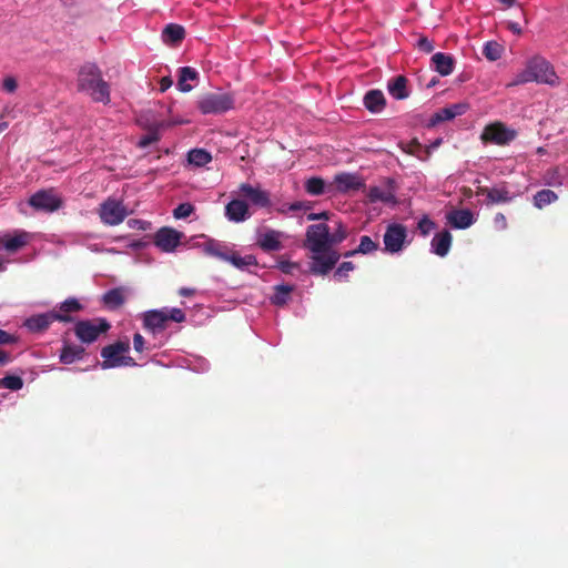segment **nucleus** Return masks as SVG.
<instances>
[{"instance_id": "f257e3e1", "label": "nucleus", "mask_w": 568, "mask_h": 568, "mask_svg": "<svg viewBox=\"0 0 568 568\" xmlns=\"http://www.w3.org/2000/svg\"><path fill=\"white\" fill-rule=\"evenodd\" d=\"M332 223L333 226L316 223L306 229L304 246L313 253L310 271L314 275H326L341 258L333 247L346 240L348 231L341 220Z\"/></svg>"}, {"instance_id": "f03ea898", "label": "nucleus", "mask_w": 568, "mask_h": 568, "mask_svg": "<svg viewBox=\"0 0 568 568\" xmlns=\"http://www.w3.org/2000/svg\"><path fill=\"white\" fill-rule=\"evenodd\" d=\"M78 91L91 97L94 102H110V85L103 79L101 69L93 62H85L78 71Z\"/></svg>"}, {"instance_id": "7ed1b4c3", "label": "nucleus", "mask_w": 568, "mask_h": 568, "mask_svg": "<svg viewBox=\"0 0 568 568\" xmlns=\"http://www.w3.org/2000/svg\"><path fill=\"white\" fill-rule=\"evenodd\" d=\"M528 82L545 83L551 87L559 83L552 65L542 57L536 55L531 58L526 68L516 74L510 85H519Z\"/></svg>"}, {"instance_id": "20e7f679", "label": "nucleus", "mask_w": 568, "mask_h": 568, "mask_svg": "<svg viewBox=\"0 0 568 568\" xmlns=\"http://www.w3.org/2000/svg\"><path fill=\"white\" fill-rule=\"evenodd\" d=\"M130 349L129 339L116 341L113 344H109L101 349V357L103 362L100 364L103 369L120 367V366H135V359L128 356L126 353Z\"/></svg>"}, {"instance_id": "39448f33", "label": "nucleus", "mask_w": 568, "mask_h": 568, "mask_svg": "<svg viewBox=\"0 0 568 568\" xmlns=\"http://www.w3.org/2000/svg\"><path fill=\"white\" fill-rule=\"evenodd\" d=\"M169 321L182 323L185 321V314L181 308L175 307L151 310L143 313V326L153 334L164 331Z\"/></svg>"}, {"instance_id": "423d86ee", "label": "nucleus", "mask_w": 568, "mask_h": 568, "mask_svg": "<svg viewBox=\"0 0 568 568\" xmlns=\"http://www.w3.org/2000/svg\"><path fill=\"white\" fill-rule=\"evenodd\" d=\"M234 95L229 92H209L197 101V108L203 114L224 113L234 108Z\"/></svg>"}, {"instance_id": "0eeeda50", "label": "nucleus", "mask_w": 568, "mask_h": 568, "mask_svg": "<svg viewBox=\"0 0 568 568\" xmlns=\"http://www.w3.org/2000/svg\"><path fill=\"white\" fill-rule=\"evenodd\" d=\"M128 214L129 213L124 204L114 197H108L99 205L98 209V215L101 222L109 226L121 224Z\"/></svg>"}, {"instance_id": "6e6552de", "label": "nucleus", "mask_w": 568, "mask_h": 568, "mask_svg": "<svg viewBox=\"0 0 568 568\" xmlns=\"http://www.w3.org/2000/svg\"><path fill=\"white\" fill-rule=\"evenodd\" d=\"M110 329V324L104 318L94 321H79L74 326V334L82 343H93L98 339L100 334L106 333Z\"/></svg>"}, {"instance_id": "1a4fd4ad", "label": "nucleus", "mask_w": 568, "mask_h": 568, "mask_svg": "<svg viewBox=\"0 0 568 568\" xmlns=\"http://www.w3.org/2000/svg\"><path fill=\"white\" fill-rule=\"evenodd\" d=\"M517 136L515 130L508 129L501 122H495L485 126L480 139L484 143H491L497 145L509 144Z\"/></svg>"}, {"instance_id": "9d476101", "label": "nucleus", "mask_w": 568, "mask_h": 568, "mask_svg": "<svg viewBox=\"0 0 568 568\" xmlns=\"http://www.w3.org/2000/svg\"><path fill=\"white\" fill-rule=\"evenodd\" d=\"M71 322L72 317L70 315H62V313L58 312H48L42 314H37L30 316L24 321V326L31 333H42L47 331L53 322Z\"/></svg>"}, {"instance_id": "9b49d317", "label": "nucleus", "mask_w": 568, "mask_h": 568, "mask_svg": "<svg viewBox=\"0 0 568 568\" xmlns=\"http://www.w3.org/2000/svg\"><path fill=\"white\" fill-rule=\"evenodd\" d=\"M32 234L24 230H13L2 234V251L13 254L30 244Z\"/></svg>"}, {"instance_id": "f8f14e48", "label": "nucleus", "mask_w": 568, "mask_h": 568, "mask_svg": "<svg viewBox=\"0 0 568 568\" xmlns=\"http://www.w3.org/2000/svg\"><path fill=\"white\" fill-rule=\"evenodd\" d=\"M29 204L38 211L54 212L61 207L62 201L52 190H41L29 199Z\"/></svg>"}, {"instance_id": "ddd939ff", "label": "nucleus", "mask_w": 568, "mask_h": 568, "mask_svg": "<svg viewBox=\"0 0 568 568\" xmlns=\"http://www.w3.org/2000/svg\"><path fill=\"white\" fill-rule=\"evenodd\" d=\"M406 236L407 230L404 225L398 223L389 224L384 234L385 251L389 253L399 252L403 248Z\"/></svg>"}, {"instance_id": "4468645a", "label": "nucleus", "mask_w": 568, "mask_h": 568, "mask_svg": "<svg viewBox=\"0 0 568 568\" xmlns=\"http://www.w3.org/2000/svg\"><path fill=\"white\" fill-rule=\"evenodd\" d=\"M183 233L172 227H161L154 235V244L163 252H173L180 244Z\"/></svg>"}, {"instance_id": "2eb2a0df", "label": "nucleus", "mask_w": 568, "mask_h": 568, "mask_svg": "<svg viewBox=\"0 0 568 568\" xmlns=\"http://www.w3.org/2000/svg\"><path fill=\"white\" fill-rule=\"evenodd\" d=\"M240 192L256 206L267 207L271 205L268 192L263 191L260 187H254L251 184L242 183L240 185Z\"/></svg>"}, {"instance_id": "dca6fc26", "label": "nucleus", "mask_w": 568, "mask_h": 568, "mask_svg": "<svg viewBox=\"0 0 568 568\" xmlns=\"http://www.w3.org/2000/svg\"><path fill=\"white\" fill-rule=\"evenodd\" d=\"M478 194L487 197V204H499L508 203L513 200L509 190L505 186L501 187H487L483 186L478 189Z\"/></svg>"}, {"instance_id": "f3484780", "label": "nucleus", "mask_w": 568, "mask_h": 568, "mask_svg": "<svg viewBox=\"0 0 568 568\" xmlns=\"http://www.w3.org/2000/svg\"><path fill=\"white\" fill-rule=\"evenodd\" d=\"M204 254L227 262L233 250L226 244L210 239L202 244Z\"/></svg>"}, {"instance_id": "a211bd4d", "label": "nucleus", "mask_w": 568, "mask_h": 568, "mask_svg": "<svg viewBox=\"0 0 568 568\" xmlns=\"http://www.w3.org/2000/svg\"><path fill=\"white\" fill-rule=\"evenodd\" d=\"M334 183L336 185V190L341 193H346L349 191H357L364 186V183L361 179L351 173H339L335 175Z\"/></svg>"}, {"instance_id": "6ab92c4d", "label": "nucleus", "mask_w": 568, "mask_h": 568, "mask_svg": "<svg viewBox=\"0 0 568 568\" xmlns=\"http://www.w3.org/2000/svg\"><path fill=\"white\" fill-rule=\"evenodd\" d=\"M281 237V232L268 230L258 235L256 243L264 252L280 251L282 248Z\"/></svg>"}, {"instance_id": "aec40b11", "label": "nucleus", "mask_w": 568, "mask_h": 568, "mask_svg": "<svg viewBox=\"0 0 568 568\" xmlns=\"http://www.w3.org/2000/svg\"><path fill=\"white\" fill-rule=\"evenodd\" d=\"M363 103L369 112L379 113L386 106V99L381 90L373 89L365 93Z\"/></svg>"}, {"instance_id": "412c9836", "label": "nucleus", "mask_w": 568, "mask_h": 568, "mask_svg": "<svg viewBox=\"0 0 568 568\" xmlns=\"http://www.w3.org/2000/svg\"><path fill=\"white\" fill-rule=\"evenodd\" d=\"M447 221L455 229H467L474 223V215L468 209L453 210L447 214Z\"/></svg>"}, {"instance_id": "4be33fe9", "label": "nucleus", "mask_w": 568, "mask_h": 568, "mask_svg": "<svg viewBox=\"0 0 568 568\" xmlns=\"http://www.w3.org/2000/svg\"><path fill=\"white\" fill-rule=\"evenodd\" d=\"M453 236L449 231L444 230L437 234L432 240V250L438 256H446L450 250Z\"/></svg>"}, {"instance_id": "5701e85b", "label": "nucleus", "mask_w": 568, "mask_h": 568, "mask_svg": "<svg viewBox=\"0 0 568 568\" xmlns=\"http://www.w3.org/2000/svg\"><path fill=\"white\" fill-rule=\"evenodd\" d=\"M225 215L230 221L242 222L248 215V206L242 200H232L225 206Z\"/></svg>"}, {"instance_id": "b1692460", "label": "nucleus", "mask_w": 568, "mask_h": 568, "mask_svg": "<svg viewBox=\"0 0 568 568\" xmlns=\"http://www.w3.org/2000/svg\"><path fill=\"white\" fill-rule=\"evenodd\" d=\"M435 70L443 77L449 75L454 71L455 60L452 55L437 52L432 57Z\"/></svg>"}, {"instance_id": "393cba45", "label": "nucleus", "mask_w": 568, "mask_h": 568, "mask_svg": "<svg viewBox=\"0 0 568 568\" xmlns=\"http://www.w3.org/2000/svg\"><path fill=\"white\" fill-rule=\"evenodd\" d=\"M85 354V349L81 345H72L64 343L60 353V362L63 364H72L81 361Z\"/></svg>"}, {"instance_id": "a878e982", "label": "nucleus", "mask_w": 568, "mask_h": 568, "mask_svg": "<svg viewBox=\"0 0 568 568\" xmlns=\"http://www.w3.org/2000/svg\"><path fill=\"white\" fill-rule=\"evenodd\" d=\"M387 89L389 94L396 100H404L409 95L407 79L404 75H397L392 79L387 84Z\"/></svg>"}, {"instance_id": "bb28decb", "label": "nucleus", "mask_w": 568, "mask_h": 568, "mask_svg": "<svg viewBox=\"0 0 568 568\" xmlns=\"http://www.w3.org/2000/svg\"><path fill=\"white\" fill-rule=\"evenodd\" d=\"M102 301L109 308H119L125 302V290L123 287H114L104 293Z\"/></svg>"}, {"instance_id": "cd10ccee", "label": "nucleus", "mask_w": 568, "mask_h": 568, "mask_svg": "<svg viewBox=\"0 0 568 568\" xmlns=\"http://www.w3.org/2000/svg\"><path fill=\"white\" fill-rule=\"evenodd\" d=\"M185 37V30L182 26L170 23L168 24L163 32H162V39L165 43L175 44L181 42Z\"/></svg>"}, {"instance_id": "c85d7f7f", "label": "nucleus", "mask_w": 568, "mask_h": 568, "mask_svg": "<svg viewBox=\"0 0 568 568\" xmlns=\"http://www.w3.org/2000/svg\"><path fill=\"white\" fill-rule=\"evenodd\" d=\"M197 72L191 67H182L179 70V81L178 88L181 92H190L192 90V85L187 83V81H193L197 79Z\"/></svg>"}, {"instance_id": "c756f323", "label": "nucleus", "mask_w": 568, "mask_h": 568, "mask_svg": "<svg viewBox=\"0 0 568 568\" xmlns=\"http://www.w3.org/2000/svg\"><path fill=\"white\" fill-rule=\"evenodd\" d=\"M304 189L310 195L318 196L326 192V183L320 176H312L305 181Z\"/></svg>"}, {"instance_id": "7c9ffc66", "label": "nucleus", "mask_w": 568, "mask_h": 568, "mask_svg": "<svg viewBox=\"0 0 568 568\" xmlns=\"http://www.w3.org/2000/svg\"><path fill=\"white\" fill-rule=\"evenodd\" d=\"M293 292L292 285H276L274 287V294L271 297L272 304L276 306H283L290 300V295Z\"/></svg>"}, {"instance_id": "2f4dec72", "label": "nucleus", "mask_w": 568, "mask_h": 568, "mask_svg": "<svg viewBox=\"0 0 568 568\" xmlns=\"http://www.w3.org/2000/svg\"><path fill=\"white\" fill-rule=\"evenodd\" d=\"M233 266L239 270H245L250 266H256L257 260L254 255L240 256L236 252L232 251L229 261Z\"/></svg>"}, {"instance_id": "473e14b6", "label": "nucleus", "mask_w": 568, "mask_h": 568, "mask_svg": "<svg viewBox=\"0 0 568 568\" xmlns=\"http://www.w3.org/2000/svg\"><path fill=\"white\" fill-rule=\"evenodd\" d=\"M371 202L381 201L383 203H395L396 199L394 193L390 191H385L378 186H372L367 194Z\"/></svg>"}, {"instance_id": "72a5a7b5", "label": "nucleus", "mask_w": 568, "mask_h": 568, "mask_svg": "<svg viewBox=\"0 0 568 568\" xmlns=\"http://www.w3.org/2000/svg\"><path fill=\"white\" fill-rule=\"evenodd\" d=\"M558 200V195L548 189L540 190L534 196V204L538 209H544L550 203H554Z\"/></svg>"}, {"instance_id": "f704fd0d", "label": "nucleus", "mask_w": 568, "mask_h": 568, "mask_svg": "<svg viewBox=\"0 0 568 568\" xmlns=\"http://www.w3.org/2000/svg\"><path fill=\"white\" fill-rule=\"evenodd\" d=\"M187 160L195 166H204L212 161V156L203 149H194L187 153Z\"/></svg>"}, {"instance_id": "c9c22d12", "label": "nucleus", "mask_w": 568, "mask_h": 568, "mask_svg": "<svg viewBox=\"0 0 568 568\" xmlns=\"http://www.w3.org/2000/svg\"><path fill=\"white\" fill-rule=\"evenodd\" d=\"M504 48L496 41H488L483 48V54L489 61H496L501 57Z\"/></svg>"}, {"instance_id": "e433bc0d", "label": "nucleus", "mask_w": 568, "mask_h": 568, "mask_svg": "<svg viewBox=\"0 0 568 568\" xmlns=\"http://www.w3.org/2000/svg\"><path fill=\"white\" fill-rule=\"evenodd\" d=\"M23 387V379L19 375H6L2 377V388L19 390Z\"/></svg>"}, {"instance_id": "4c0bfd02", "label": "nucleus", "mask_w": 568, "mask_h": 568, "mask_svg": "<svg viewBox=\"0 0 568 568\" xmlns=\"http://www.w3.org/2000/svg\"><path fill=\"white\" fill-rule=\"evenodd\" d=\"M454 113L450 112V109L448 106L438 110L436 113H434L429 120V126H435L440 122L453 120Z\"/></svg>"}, {"instance_id": "58836bf2", "label": "nucleus", "mask_w": 568, "mask_h": 568, "mask_svg": "<svg viewBox=\"0 0 568 568\" xmlns=\"http://www.w3.org/2000/svg\"><path fill=\"white\" fill-rule=\"evenodd\" d=\"M378 247L377 243H375L369 236L363 235L359 241V245L357 247V252L361 254H368L376 251Z\"/></svg>"}, {"instance_id": "ea45409f", "label": "nucleus", "mask_w": 568, "mask_h": 568, "mask_svg": "<svg viewBox=\"0 0 568 568\" xmlns=\"http://www.w3.org/2000/svg\"><path fill=\"white\" fill-rule=\"evenodd\" d=\"M193 212H194V206L191 203L185 202V203L179 204L174 209L173 216L175 219H185V217H189Z\"/></svg>"}, {"instance_id": "a19ab883", "label": "nucleus", "mask_w": 568, "mask_h": 568, "mask_svg": "<svg viewBox=\"0 0 568 568\" xmlns=\"http://www.w3.org/2000/svg\"><path fill=\"white\" fill-rule=\"evenodd\" d=\"M355 268L352 262H343L334 273V278L338 282L348 277V273Z\"/></svg>"}, {"instance_id": "79ce46f5", "label": "nucleus", "mask_w": 568, "mask_h": 568, "mask_svg": "<svg viewBox=\"0 0 568 568\" xmlns=\"http://www.w3.org/2000/svg\"><path fill=\"white\" fill-rule=\"evenodd\" d=\"M82 308L81 304L75 298H68L61 303L60 310L63 312L62 315H69V313L79 312Z\"/></svg>"}, {"instance_id": "37998d69", "label": "nucleus", "mask_w": 568, "mask_h": 568, "mask_svg": "<svg viewBox=\"0 0 568 568\" xmlns=\"http://www.w3.org/2000/svg\"><path fill=\"white\" fill-rule=\"evenodd\" d=\"M435 229V223L429 220L427 216L423 217L418 222V230L422 235L426 236L428 235L433 230Z\"/></svg>"}, {"instance_id": "c03bdc74", "label": "nucleus", "mask_w": 568, "mask_h": 568, "mask_svg": "<svg viewBox=\"0 0 568 568\" xmlns=\"http://www.w3.org/2000/svg\"><path fill=\"white\" fill-rule=\"evenodd\" d=\"M333 214H331L328 211H323L321 213H310L307 214V220L308 221H321V220H324V221H333L334 219H332Z\"/></svg>"}, {"instance_id": "a18cd8bd", "label": "nucleus", "mask_w": 568, "mask_h": 568, "mask_svg": "<svg viewBox=\"0 0 568 568\" xmlns=\"http://www.w3.org/2000/svg\"><path fill=\"white\" fill-rule=\"evenodd\" d=\"M312 209V203L308 201H296L290 204V211H308Z\"/></svg>"}, {"instance_id": "49530a36", "label": "nucleus", "mask_w": 568, "mask_h": 568, "mask_svg": "<svg viewBox=\"0 0 568 568\" xmlns=\"http://www.w3.org/2000/svg\"><path fill=\"white\" fill-rule=\"evenodd\" d=\"M417 47L419 50L424 51L425 53H430L434 50V44L432 41H429L426 37L419 38L417 42Z\"/></svg>"}, {"instance_id": "de8ad7c7", "label": "nucleus", "mask_w": 568, "mask_h": 568, "mask_svg": "<svg viewBox=\"0 0 568 568\" xmlns=\"http://www.w3.org/2000/svg\"><path fill=\"white\" fill-rule=\"evenodd\" d=\"M133 348L138 353H142L145 348V339L140 333H135L133 336Z\"/></svg>"}, {"instance_id": "09e8293b", "label": "nucleus", "mask_w": 568, "mask_h": 568, "mask_svg": "<svg viewBox=\"0 0 568 568\" xmlns=\"http://www.w3.org/2000/svg\"><path fill=\"white\" fill-rule=\"evenodd\" d=\"M158 140H159L158 133H149L141 138L139 145L141 148H146V146L151 145L152 143L156 142Z\"/></svg>"}, {"instance_id": "8fccbe9b", "label": "nucleus", "mask_w": 568, "mask_h": 568, "mask_svg": "<svg viewBox=\"0 0 568 568\" xmlns=\"http://www.w3.org/2000/svg\"><path fill=\"white\" fill-rule=\"evenodd\" d=\"M2 88L8 92H14L18 88V82L13 77H7L2 81Z\"/></svg>"}, {"instance_id": "3c124183", "label": "nucleus", "mask_w": 568, "mask_h": 568, "mask_svg": "<svg viewBox=\"0 0 568 568\" xmlns=\"http://www.w3.org/2000/svg\"><path fill=\"white\" fill-rule=\"evenodd\" d=\"M448 108L450 109V112L454 113V118H456L457 115L464 114L468 106L465 103H456L448 105Z\"/></svg>"}, {"instance_id": "603ef678", "label": "nucleus", "mask_w": 568, "mask_h": 568, "mask_svg": "<svg viewBox=\"0 0 568 568\" xmlns=\"http://www.w3.org/2000/svg\"><path fill=\"white\" fill-rule=\"evenodd\" d=\"M280 268L283 273L290 274L293 270L297 268V264L292 262H282Z\"/></svg>"}, {"instance_id": "864d4df0", "label": "nucleus", "mask_w": 568, "mask_h": 568, "mask_svg": "<svg viewBox=\"0 0 568 568\" xmlns=\"http://www.w3.org/2000/svg\"><path fill=\"white\" fill-rule=\"evenodd\" d=\"M173 84V81L170 77H163L161 80H160V91L161 92H164L166 91L169 88H171Z\"/></svg>"}, {"instance_id": "5fc2aeb1", "label": "nucleus", "mask_w": 568, "mask_h": 568, "mask_svg": "<svg viewBox=\"0 0 568 568\" xmlns=\"http://www.w3.org/2000/svg\"><path fill=\"white\" fill-rule=\"evenodd\" d=\"M195 294V288H191V287H181L179 290V295L180 296H183V297H190V296H193Z\"/></svg>"}, {"instance_id": "6e6d98bb", "label": "nucleus", "mask_w": 568, "mask_h": 568, "mask_svg": "<svg viewBox=\"0 0 568 568\" xmlns=\"http://www.w3.org/2000/svg\"><path fill=\"white\" fill-rule=\"evenodd\" d=\"M507 26H508V29L510 31H513L514 33H516V34H520L521 33V28H520L519 23L514 22V21H509L507 23Z\"/></svg>"}, {"instance_id": "4d7b16f0", "label": "nucleus", "mask_w": 568, "mask_h": 568, "mask_svg": "<svg viewBox=\"0 0 568 568\" xmlns=\"http://www.w3.org/2000/svg\"><path fill=\"white\" fill-rule=\"evenodd\" d=\"M12 342H13V337L9 333L2 331V345L10 344Z\"/></svg>"}, {"instance_id": "13d9d810", "label": "nucleus", "mask_w": 568, "mask_h": 568, "mask_svg": "<svg viewBox=\"0 0 568 568\" xmlns=\"http://www.w3.org/2000/svg\"><path fill=\"white\" fill-rule=\"evenodd\" d=\"M359 252H357V248L355 250H352V251H347L346 253H344V257H351V256H354L355 254H358Z\"/></svg>"}, {"instance_id": "bf43d9fd", "label": "nucleus", "mask_w": 568, "mask_h": 568, "mask_svg": "<svg viewBox=\"0 0 568 568\" xmlns=\"http://www.w3.org/2000/svg\"><path fill=\"white\" fill-rule=\"evenodd\" d=\"M141 223H142V222H141L140 220H130V221H129V225H130L131 227H135V226L140 225Z\"/></svg>"}, {"instance_id": "052dcab7", "label": "nucleus", "mask_w": 568, "mask_h": 568, "mask_svg": "<svg viewBox=\"0 0 568 568\" xmlns=\"http://www.w3.org/2000/svg\"><path fill=\"white\" fill-rule=\"evenodd\" d=\"M501 3L506 4L507 7H511L515 4L516 0H499Z\"/></svg>"}, {"instance_id": "680f3d73", "label": "nucleus", "mask_w": 568, "mask_h": 568, "mask_svg": "<svg viewBox=\"0 0 568 568\" xmlns=\"http://www.w3.org/2000/svg\"><path fill=\"white\" fill-rule=\"evenodd\" d=\"M9 361L10 357L4 352H2V365L7 364Z\"/></svg>"}, {"instance_id": "e2e57ef3", "label": "nucleus", "mask_w": 568, "mask_h": 568, "mask_svg": "<svg viewBox=\"0 0 568 568\" xmlns=\"http://www.w3.org/2000/svg\"><path fill=\"white\" fill-rule=\"evenodd\" d=\"M496 220H498V221L505 220V216L501 213H498L496 215Z\"/></svg>"}, {"instance_id": "0e129e2a", "label": "nucleus", "mask_w": 568, "mask_h": 568, "mask_svg": "<svg viewBox=\"0 0 568 568\" xmlns=\"http://www.w3.org/2000/svg\"><path fill=\"white\" fill-rule=\"evenodd\" d=\"M496 220H498V221L505 220V216L501 213H498L496 215Z\"/></svg>"}, {"instance_id": "69168bd1", "label": "nucleus", "mask_w": 568, "mask_h": 568, "mask_svg": "<svg viewBox=\"0 0 568 568\" xmlns=\"http://www.w3.org/2000/svg\"><path fill=\"white\" fill-rule=\"evenodd\" d=\"M7 124L4 122H2L1 124V128H2V131L6 129Z\"/></svg>"}, {"instance_id": "338daca9", "label": "nucleus", "mask_w": 568, "mask_h": 568, "mask_svg": "<svg viewBox=\"0 0 568 568\" xmlns=\"http://www.w3.org/2000/svg\"><path fill=\"white\" fill-rule=\"evenodd\" d=\"M414 145L419 146V143L417 141H414Z\"/></svg>"}, {"instance_id": "774afa93", "label": "nucleus", "mask_w": 568, "mask_h": 568, "mask_svg": "<svg viewBox=\"0 0 568 568\" xmlns=\"http://www.w3.org/2000/svg\"><path fill=\"white\" fill-rule=\"evenodd\" d=\"M1 263H2V265L4 264V260H3V258L1 260ZM3 268H4V267L2 266V270H3Z\"/></svg>"}]
</instances>
